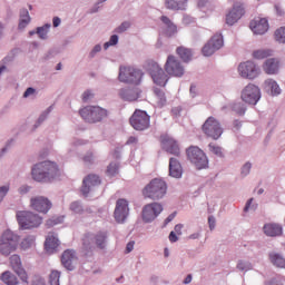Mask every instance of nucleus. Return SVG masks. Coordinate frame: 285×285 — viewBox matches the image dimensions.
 Here are the masks:
<instances>
[{"mask_svg": "<svg viewBox=\"0 0 285 285\" xmlns=\"http://www.w3.org/2000/svg\"><path fill=\"white\" fill-rule=\"evenodd\" d=\"M31 175L36 181L46 183L59 176V169L56 163L45 160L43 163H38V165L35 166Z\"/></svg>", "mask_w": 285, "mask_h": 285, "instance_id": "1", "label": "nucleus"}, {"mask_svg": "<svg viewBox=\"0 0 285 285\" xmlns=\"http://www.w3.org/2000/svg\"><path fill=\"white\" fill-rule=\"evenodd\" d=\"M145 198L158 200L167 194V184L161 179H153L141 191Z\"/></svg>", "mask_w": 285, "mask_h": 285, "instance_id": "2", "label": "nucleus"}, {"mask_svg": "<svg viewBox=\"0 0 285 285\" xmlns=\"http://www.w3.org/2000/svg\"><path fill=\"white\" fill-rule=\"evenodd\" d=\"M80 116L89 124L100 122L108 116V111L99 106H87L80 109Z\"/></svg>", "mask_w": 285, "mask_h": 285, "instance_id": "3", "label": "nucleus"}, {"mask_svg": "<svg viewBox=\"0 0 285 285\" xmlns=\"http://www.w3.org/2000/svg\"><path fill=\"white\" fill-rule=\"evenodd\" d=\"M19 244V237L11 230H6L0 238V253L4 256H9L16 252Z\"/></svg>", "mask_w": 285, "mask_h": 285, "instance_id": "4", "label": "nucleus"}, {"mask_svg": "<svg viewBox=\"0 0 285 285\" xmlns=\"http://www.w3.org/2000/svg\"><path fill=\"white\" fill-rule=\"evenodd\" d=\"M17 220L22 229L37 228L42 224V218L31 212H18Z\"/></svg>", "mask_w": 285, "mask_h": 285, "instance_id": "5", "label": "nucleus"}, {"mask_svg": "<svg viewBox=\"0 0 285 285\" xmlns=\"http://www.w3.org/2000/svg\"><path fill=\"white\" fill-rule=\"evenodd\" d=\"M165 72L174 78H181L185 75V67L181 61L173 55H169L164 65Z\"/></svg>", "mask_w": 285, "mask_h": 285, "instance_id": "6", "label": "nucleus"}, {"mask_svg": "<svg viewBox=\"0 0 285 285\" xmlns=\"http://www.w3.org/2000/svg\"><path fill=\"white\" fill-rule=\"evenodd\" d=\"M186 153H187V158L190 160L191 164H194V166L198 170L205 169L208 167V158L205 151H203V149H199V147H188Z\"/></svg>", "mask_w": 285, "mask_h": 285, "instance_id": "7", "label": "nucleus"}, {"mask_svg": "<svg viewBox=\"0 0 285 285\" xmlns=\"http://www.w3.org/2000/svg\"><path fill=\"white\" fill-rule=\"evenodd\" d=\"M203 132L214 140H217L223 135L220 122L213 116L208 117L202 126Z\"/></svg>", "mask_w": 285, "mask_h": 285, "instance_id": "8", "label": "nucleus"}, {"mask_svg": "<svg viewBox=\"0 0 285 285\" xmlns=\"http://www.w3.org/2000/svg\"><path fill=\"white\" fill-rule=\"evenodd\" d=\"M129 124L134 129L144 131L150 126V116L145 110L136 109L131 118H129Z\"/></svg>", "mask_w": 285, "mask_h": 285, "instance_id": "9", "label": "nucleus"}, {"mask_svg": "<svg viewBox=\"0 0 285 285\" xmlns=\"http://www.w3.org/2000/svg\"><path fill=\"white\" fill-rule=\"evenodd\" d=\"M141 78V70L134 67H120V75H118L120 82L139 85Z\"/></svg>", "mask_w": 285, "mask_h": 285, "instance_id": "10", "label": "nucleus"}, {"mask_svg": "<svg viewBox=\"0 0 285 285\" xmlns=\"http://www.w3.org/2000/svg\"><path fill=\"white\" fill-rule=\"evenodd\" d=\"M94 245H96L98 248L104 249L107 245V233L99 232L96 235L94 234H86L83 237V246L86 248L92 249Z\"/></svg>", "mask_w": 285, "mask_h": 285, "instance_id": "11", "label": "nucleus"}, {"mask_svg": "<svg viewBox=\"0 0 285 285\" xmlns=\"http://www.w3.org/2000/svg\"><path fill=\"white\" fill-rule=\"evenodd\" d=\"M261 98L262 91L254 83H248L242 91V100L248 105L256 106Z\"/></svg>", "mask_w": 285, "mask_h": 285, "instance_id": "12", "label": "nucleus"}, {"mask_svg": "<svg viewBox=\"0 0 285 285\" xmlns=\"http://www.w3.org/2000/svg\"><path fill=\"white\" fill-rule=\"evenodd\" d=\"M148 72L155 85L159 87H166L169 78L165 70L157 62H151L149 65Z\"/></svg>", "mask_w": 285, "mask_h": 285, "instance_id": "13", "label": "nucleus"}, {"mask_svg": "<svg viewBox=\"0 0 285 285\" xmlns=\"http://www.w3.org/2000/svg\"><path fill=\"white\" fill-rule=\"evenodd\" d=\"M238 73L244 79L254 80L259 76V67L254 61H244L238 66Z\"/></svg>", "mask_w": 285, "mask_h": 285, "instance_id": "14", "label": "nucleus"}, {"mask_svg": "<svg viewBox=\"0 0 285 285\" xmlns=\"http://www.w3.org/2000/svg\"><path fill=\"white\" fill-rule=\"evenodd\" d=\"M224 47V37L222 33L214 35L210 40L203 47L204 57H212L216 51Z\"/></svg>", "mask_w": 285, "mask_h": 285, "instance_id": "15", "label": "nucleus"}, {"mask_svg": "<svg viewBox=\"0 0 285 285\" xmlns=\"http://www.w3.org/2000/svg\"><path fill=\"white\" fill-rule=\"evenodd\" d=\"M163 205L158 203L147 204L142 207L141 218L145 223H151L163 213Z\"/></svg>", "mask_w": 285, "mask_h": 285, "instance_id": "16", "label": "nucleus"}, {"mask_svg": "<svg viewBox=\"0 0 285 285\" xmlns=\"http://www.w3.org/2000/svg\"><path fill=\"white\" fill-rule=\"evenodd\" d=\"M129 216V205L126 199H118L116 202V209H114V218L116 223L124 224Z\"/></svg>", "mask_w": 285, "mask_h": 285, "instance_id": "17", "label": "nucleus"}, {"mask_svg": "<svg viewBox=\"0 0 285 285\" xmlns=\"http://www.w3.org/2000/svg\"><path fill=\"white\" fill-rule=\"evenodd\" d=\"M30 207L38 213L47 214L51 209L52 204L48 198L37 196L30 199Z\"/></svg>", "mask_w": 285, "mask_h": 285, "instance_id": "18", "label": "nucleus"}, {"mask_svg": "<svg viewBox=\"0 0 285 285\" xmlns=\"http://www.w3.org/2000/svg\"><path fill=\"white\" fill-rule=\"evenodd\" d=\"M245 14L244 6L240 2L234 4L233 9L226 16V24L235 26Z\"/></svg>", "mask_w": 285, "mask_h": 285, "instance_id": "19", "label": "nucleus"}, {"mask_svg": "<svg viewBox=\"0 0 285 285\" xmlns=\"http://www.w3.org/2000/svg\"><path fill=\"white\" fill-rule=\"evenodd\" d=\"M249 28L255 36H264L266 32H268V19L255 18L250 21Z\"/></svg>", "mask_w": 285, "mask_h": 285, "instance_id": "20", "label": "nucleus"}, {"mask_svg": "<svg viewBox=\"0 0 285 285\" xmlns=\"http://www.w3.org/2000/svg\"><path fill=\"white\" fill-rule=\"evenodd\" d=\"M163 148L174 156L180 155V147L177 142V140H174V138H170V136H161L160 138Z\"/></svg>", "mask_w": 285, "mask_h": 285, "instance_id": "21", "label": "nucleus"}, {"mask_svg": "<svg viewBox=\"0 0 285 285\" xmlns=\"http://www.w3.org/2000/svg\"><path fill=\"white\" fill-rule=\"evenodd\" d=\"M118 96L125 101L134 102L139 99L140 90L138 88H122L118 91Z\"/></svg>", "mask_w": 285, "mask_h": 285, "instance_id": "22", "label": "nucleus"}, {"mask_svg": "<svg viewBox=\"0 0 285 285\" xmlns=\"http://www.w3.org/2000/svg\"><path fill=\"white\" fill-rule=\"evenodd\" d=\"M100 184H101V180L98 176L89 175L88 177H86L83 179V185H82V188H81V193L83 194V196H88L90 190H92V188L99 186Z\"/></svg>", "mask_w": 285, "mask_h": 285, "instance_id": "23", "label": "nucleus"}, {"mask_svg": "<svg viewBox=\"0 0 285 285\" xmlns=\"http://www.w3.org/2000/svg\"><path fill=\"white\" fill-rule=\"evenodd\" d=\"M10 264H11L13 271L21 278V281L28 284V275H27L26 271L21 266L20 256L19 255H12L10 257Z\"/></svg>", "mask_w": 285, "mask_h": 285, "instance_id": "24", "label": "nucleus"}, {"mask_svg": "<svg viewBox=\"0 0 285 285\" xmlns=\"http://www.w3.org/2000/svg\"><path fill=\"white\" fill-rule=\"evenodd\" d=\"M77 255L76 252L72 249H67L63 252L61 256L62 265L69 269L72 271L75 268V264L77 263Z\"/></svg>", "mask_w": 285, "mask_h": 285, "instance_id": "25", "label": "nucleus"}, {"mask_svg": "<svg viewBox=\"0 0 285 285\" xmlns=\"http://www.w3.org/2000/svg\"><path fill=\"white\" fill-rule=\"evenodd\" d=\"M169 176L174 178H181L183 167L177 158H169Z\"/></svg>", "mask_w": 285, "mask_h": 285, "instance_id": "26", "label": "nucleus"}, {"mask_svg": "<svg viewBox=\"0 0 285 285\" xmlns=\"http://www.w3.org/2000/svg\"><path fill=\"white\" fill-rule=\"evenodd\" d=\"M160 21L166 26L165 35L168 38L177 35V26L167 16H161Z\"/></svg>", "mask_w": 285, "mask_h": 285, "instance_id": "27", "label": "nucleus"}, {"mask_svg": "<svg viewBox=\"0 0 285 285\" xmlns=\"http://www.w3.org/2000/svg\"><path fill=\"white\" fill-rule=\"evenodd\" d=\"M59 244L57 235H55V233H49L45 243V248L49 254H52Z\"/></svg>", "mask_w": 285, "mask_h": 285, "instance_id": "28", "label": "nucleus"}, {"mask_svg": "<svg viewBox=\"0 0 285 285\" xmlns=\"http://www.w3.org/2000/svg\"><path fill=\"white\" fill-rule=\"evenodd\" d=\"M263 69L266 75H276L279 71V61L277 59H267Z\"/></svg>", "mask_w": 285, "mask_h": 285, "instance_id": "29", "label": "nucleus"}, {"mask_svg": "<svg viewBox=\"0 0 285 285\" xmlns=\"http://www.w3.org/2000/svg\"><path fill=\"white\" fill-rule=\"evenodd\" d=\"M263 230H264L265 235L271 236V237L282 236V233H283L282 226H279L277 224H266L263 227Z\"/></svg>", "mask_w": 285, "mask_h": 285, "instance_id": "30", "label": "nucleus"}, {"mask_svg": "<svg viewBox=\"0 0 285 285\" xmlns=\"http://www.w3.org/2000/svg\"><path fill=\"white\" fill-rule=\"evenodd\" d=\"M188 0H165L168 10H186Z\"/></svg>", "mask_w": 285, "mask_h": 285, "instance_id": "31", "label": "nucleus"}, {"mask_svg": "<svg viewBox=\"0 0 285 285\" xmlns=\"http://www.w3.org/2000/svg\"><path fill=\"white\" fill-rule=\"evenodd\" d=\"M176 55L184 61L189 62L193 59V51L189 48L180 46L176 49Z\"/></svg>", "mask_w": 285, "mask_h": 285, "instance_id": "32", "label": "nucleus"}, {"mask_svg": "<svg viewBox=\"0 0 285 285\" xmlns=\"http://www.w3.org/2000/svg\"><path fill=\"white\" fill-rule=\"evenodd\" d=\"M265 87L267 90H271L272 96H278L279 94H282V89L279 88V85L277 83V81L273 79L265 80Z\"/></svg>", "mask_w": 285, "mask_h": 285, "instance_id": "33", "label": "nucleus"}, {"mask_svg": "<svg viewBox=\"0 0 285 285\" xmlns=\"http://www.w3.org/2000/svg\"><path fill=\"white\" fill-rule=\"evenodd\" d=\"M31 18L29 16V12L27 9H22L20 11V21H19V29L23 30L24 28H27V26L30 23Z\"/></svg>", "mask_w": 285, "mask_h": 285, "instance_id": "34", "label": "nucleus"}, {"mask_svg": "<svg viewBox=\"0 0 285 285\" xmlns=\"http://www.w3.org/2000/svg\"><path fill=\"white\" fill-rule=\"evenodd\" d=\"M269 261L275 266L285 268V258L282 255H279L277 253H271Z\"/></svg>", "mask_w": 285, "mask_h": 285, "instance_id": "35", "label": "nucleus"}, {"mask_svg": "<svg viewBox=\"0 0 285 285\" xmlns=\"http://www.w3.org/2000/svg\"><path fill=\"white\" fill-rule=\"evenodd\" d=\"M1 279L3 283H6L7 285H18V278L10 272H4L1 275Z\"/></svg>", "mask_w": 285, "mask_h": 285, "instance_id": "36", "label": "nucleus"}, {"mask_svg": "<svg viewBox=\"0 0 285 285\" xmlns=\"http://www.w3.org/2000/svg\"><path fill=\"white\" fill-rule=\"evenodd\" d=\"M272 51L268 49H258L253 52V58L257 60H264L271 57Z\"/></svg>", "mask_w": 285, "mask_h": 285, "instance_id": "37", "label": "nucleus"}, {"mask_svg": "<svg viewBox=\"0 0 285 285\" xmlns=\"http://www.w3.org/2000/svg\"><path fill=\"white\" fill-rule=\"evenodd\" d=\"M274 40L279 45H285V27H281L275 30Z\"/></svg>", "mask_w": 285, "mask_h": 285, "instance_id": "38", "label": "nucleus"}, {"mask_svg": "<svg viewBox=\"0 0 285 285\" xmlns=\"http://www.w3.org/2000/svg\"><path fill=\"white\" fill-rule=\"evenodd\" d=\"M60 276L61 273L59 271H52L49 275V284L50 285H60Z\"/></svg>", "mask_w": 285, "mask_h": 285, "instance_id": "39", "label": "nucleus"}, {"mask_svg": "<svg viewBox=\"0 0 285 285\" xmlns=\"http://www.w3.org/2000/svg\"><path fill=\"white\" fill-rule=\"evenodd\" d=\"M35 240L36 238L33 236H28L21 242L20 247L26 250L35 245Z\"/></svg>", "mask_w": 285, "mask_h": 285, "instance_id": "40", "label": "nucleus"}, {"mask_svg": "<svg viewBox=\"0 0 285 285\" xmlns=\"http://www.w3.org/2000/svg\"><path fill=\"white\" fill-rule=\"evenodd\" d=\"M118 170H119V166L117 165V163H111L107 169V175L109 177H114L118 174Z\"/></svg>", "mask_w": 285, "mask_h": 285, "instance_id": "41", "label": "nucleus"}, {"mask_svg": "<svg viewBox=\"0 0 285 285\" xmlns=\"http://www.w3.org/2000/svg\"><path fill=\"white\" fill-rule=\"evenodd\" d=\"M49 28L50 24H46L45 27H39L37 29V35L40 37V39L45 40L47 38Z\"/></svg>", "mask_w": 285, "mask_h": 285, "instance_id": "42", "label": "nucleus"}, {"mask_svg": "<svg viewBox=\"0 0 285 285\" xmlns=\"http://www.w3.org/2000/svg\"><path fill=\"white\" fill-rule=\"evenodd\" d=\"M154 95L157 97L160 104L166 101L165 92L160 88H154Z\"/></svg>", "mask_w": 285, "mask_h": 285, "instance_id": "43", "label": "nucleus"}, {"mask_svg": "<svg viewBox=\"0 0 285 285\" xmlns=\"http://www.w3.org/2000/svg\"><path fill=\"white\" fill-rule=\"evenodd\" d=\"M130 22L125 21L118 28H116V33H125L128 29H130Z\"/></svg>", "mask_w": 285, "mask_h": 285, "instance_id": "44", "label": "nucleus"}, {"mask_svg": "<svg viewBox=\"0 0 285 285\" xmlns=\"http://www.w3.org/2000/svg\"><path fill=\"white\" fill-rule=\"evenodd\" d=\"M237 268L240 271H248L253 268V265L249 262L240 261L237 264Z\"/></svg>", "mask_w": 285, "mask_h": 285, "instance_id": "45", "label": "nucleus"}, {"mask_svg": "<svg viewBox=\"0 0 285 285\" xmlns=\"http://www.w3.org/2000/svg\"><path fill=\"white\" fill-rule=\"evenodd\" d=\"M118 36L117 35H114L111 36V38H109V41L105 43V50H108L109 47L111 46H116L118 43Z\"/></svg>", "mask_w": 285, "mask_h": 285, "instance_id": "46", "label": "nucleus"}, {"mask_svg": "<svg viewBox=\"0 0 285 285\" xmlns=\"http://www.w3.org/2000/svg\"><path fill=\"white\" fill-rule=\"evenodd\" d=\"M209 149L213 154L222 157L223 156V149L222 147H217V145H209Z\"/></svg>", "mask_w": 285, "mask_h": 285, "instance_id": "47", "label": "nucleus"}, {"mask_svg": "<svg viewBox=\"0 0 285 285\" xmlns=\"http://www.w3.org/2000/svg\"><path fill=\"white\" fill-rule=\"evenodd\" d=\"M70 209L76 214H80L82 212V207L78 202L72 203Z\"/></svg>", "mask_w": 285, "mask_h": 285, "instance_id": "48", "label": "nucleus"}, {"mask_svg": "<svg viewBox=\"0 0 285 285\" xmlns=\"http://www.w3.org/2000/svg\"><path fill=\"white\" fill-rule=\"evenodd\" d=\"M252 170V163H245V165L242 168V175L247 176Z\"/></svg>", "mask_w": 285, "mask_h": 285, "instance_id": "49", "label": "nucleus"}, {"mask_svg": "<svg viewBox=\"0 0 285 285\" xmlns=\"http://www.w3.org/2000/svg\"><path fill=\"white\" fill-rule=\"evenodd\" d=\"M92 98H94V94L91 92V90H86L82 95L83 102H88Z\"/></svg>", "mask_w": 285, "mask_h": 285, "instance_id": "50", "label": "nucleus"}, {"mask_svg": "<svg viewBox=\"0 0 285 285\" xmlns=\"http://www.w3.org/2000/svg\"><path fill=\"white\" fill-rule=\"evenodd\" d=\"M95 160V156L91 151H89V154H87L85 157H83V161L87 163V164H92Z\"/></svg>", "mask_w": 285, "mask_h": 285, "instance_id": "51", "label": "nucleus"}, {"mask_svg": "<svg viewBox=\"0 0 285 285\" xmlns=\"http://www.w3.org/2000/svg\"><path fill=\"white\" fill-rule=\"evenodd\" d=\"M8 191H9V186L0 187V203L3 199V197L7 195Z\"/></svg>", "mask_w": 285, "mask_h": 285, "instance_id": "52", "label": "nucleus"}, {"mask_svg": "<svg viewBox=\"0 0 285 285\" xmlns=\"http://www.w3.org/2000/svg\"><path fill=\"white\" fill-rule=\"evenodd\" d=\"M209 229L214 230L216 227V218L214 216L208 217Z\"/></svg>", "mask_w": 285, "mask_h": 285, "instance_id": "53", "label": "nucleus"}, {"mask_svg": "<svg viewBox=\"0 0 285 285\" xmlns=\"http://www.w3.org/2000/svg\"><path fill=\"white\" fill-rule=\"evenodd\" d=\"M168 239L171 243H176V242H178V236H177V234L175 232H170L169 236H168Z\"/></svg>", "mask_w": 285, "mask_h": 285, "instance_id": "54", "label": "nucleus"}, {"mask_svg": "<svg viewBox=\"0 0 285 285\" xmlns=\"http://www.w3.org/2000/svg\"><path fill=\"white\" fill-rule=\"evenodd\" d=\"M177 213L170 214L164 222V226H167L170 222H173L176 217Z\"/></svg>", "mask_w": 285, "mask_h": 285, "instance_id": "55", "label": "nucleus"}, {"mask_svg": "<svg viewBox=\"0 0 285 285\" xmlns=\"http://www.w3.org/2000/svg\"><path fill=\"white\" fill-rule=\"evenodd\" d=\"M35 91H36L35 88L29 87V88H27V90L24 91L23 97H24V98H28L29 96L33 95Z\"/></svg>", "mask_w": 285, "mask_h": 285, "instance_id": "56", "label": "nucleus"}, {"mask_svg": "<svg viewBox=\"0 0 285 285\" xmlns=\"http://www.w3.org/2000/svg\"><path fill=\"white\" fill-rule=\"evenodd\" d=\"M138 142V138L135 136H129V139H127V145H134Z\"/></svg>", "mask_w": 285, "mask_h": 285, "instance_id": "57", "label": "nucleus"}, {"mask_svg": "<svg viewBox=\"0 0 285 285\" xmlns=\"http://www.w3.org/2000/svg\"><path fill=\"white\" fill-rule=\"evenodd\" d=\"M183 225L181 224H178L175 226L174 230L177 235H181V230H183Z\"/></svg>", "mask_w": 285, "mask_h": 285, "instance_id": "58", "label": "nucleus"}, {"mask_svg": "<svg viewBox=\"0 0 285 285\" xmlns=\"http://www.w3.org/2000/svg\"><path fill=\"white\" fill-rule=\"evenodd\" d=\"M181 108L180 107H175L171 109V114L177 117L180 115Z\"/></svg>", "mask_w": 285, "mask_h": 285, "instance_id": "59", "label": "nucleus"}, {"mask_svg": "<svg viewBox=\"0 0 285 285\" xmlns=\"http://www.w3.org/2000/svg\"><path fill=\"white\" fill-rule=\"evenodd\" d=\"M134 247H135V242H129V244H127L126 252L127 253L132 252Z\"/></svg>", "mask_w": 285, "mask_h": 285, "instance_id": "60", "label": "nucleus"}, {"mask_svg": "<svg viewBox=\"0 0 285 285\" xmlns=\"http://www.w3.org/2000/svg\"><path fill=\"white\" fill-rule=\"evenodd\" d=\"M58 223L56 222V220H53V219H49V220H47V223H46V225H47V227L48 228H50V227H52V226H55V225H57Z\"/></svg>", "mask_w": 285, "mask_h": 285, "instance_id": "61", "label": "nucleus"}, {"mask_svg": "<svg viewBox=\"0 0 285 285\" xmlns=\"http://www.w3.org/2000/svg\"><path fill=\"white\" fill-rule=\"evenodd\" d=\"M101 51V46H96L95 48H94V50L91 51V56L94 57L96 53H98V52H100Z\"/></svg>", "mask_w": 285, "mask_h": 285, "instance_id": "62", "label": "nucleus"}, {"mask_svg": "<svg viewBox=\"0 0 285 285\" xmlns=\"http://www.w3.org/2000/svg\"><path fill=\"white\" fill-rule=\"evenodd\" d=\"M29 187L28 186H22L20 189H19V193L21 194V195H23V194H27L28 191H29Z\"/></svg>", "mask_w": 285, "mask_h": 285, "instance_id": "63", "label": "nucleus"}, {"mask_svg": "<svg viewBox=\"0 0 285 285\" xmlns=\"http://www.w3.org/2000/svg\"><path fill=\"white\" fill-rule=\"evenodd\" d=\"M60 22H61L60 18H58V17L53 18V27L55 28H58L60 26Z\"/></svg>", "mask_w": 285, "mask_h": 285, "instance_id": "64", "label": "nucleus"}]
</instances>
